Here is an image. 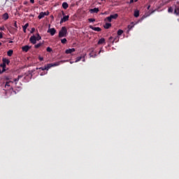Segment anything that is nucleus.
Segmentation results:
<instances>
[{
  "label": "nucleus",
  "instance_id": "5",
  "mask_svg": "<svg viewBox=\"0 0 179 179\" xmlns=\"http://www.w3.org/2000/svg\"><path fill=\"white\" fill-rule=\"evenodd\" d=\"M117 17H118V14L115 13L113 15H110L109 17H106V20H108V22H111L113 20H115V19H117Z\"/></svg>",
  "mask_w": 179,
  "mask_h": 179
},
{
  "label": "nucleus",
  "instance_id": "35",
  "mask_svg": "<svg viewBox=\"0 0 179 179\" xmlns=\"http://www.w3.org/2000/svg\"><path fill=\"white\" fill-rule=\"evenodd\" d=\"M35 31H36V29L31 28V33H34Z\"/></svg>",
  "mask_w": 179,
  "mask_h": 179
},
{
  "label": "nucleus",
  "instance_id": "42",
  "mask_svg": "<svg viewBox=\"0 0 179 179\" xmlns=\"http://www.w3.org/2000/svg\"><path fill=\"white\" fill-rule=\"evenodd\" d=\"M31 3H34V0H30Z\"/></svg>",
  "mask_w": 179,
  "mask_h": 179
},
{
  "label": "nucleus",
  "instance_id": "31",
  "mask_svg": "<svg viewBox=\"0 0 179 179\" xmlns=\"http://www.w3.org/2000/svg\"><path fill=\"white\" fill-rule=\"evenodd\" d=\"M83 58H82V61L83 62H86V59H85V57H86V55H84L83 56H82Z\"/></svg>",
  "mask_w": 179,
  "mask_h": 179
},
{
  "label": "nucleus",
  "instance_id": "2",
  "mask_svg": "<svg viewBox=\"0 0 179 179\" xmlns=\"http://www.w3.org/2000/svg\"><path fill=\"white\" fill-rule=\"evenodd\" d=\"M68 34V30L66 27H62L61 30L59 31V37L61 38L62 37H66Z\"/></svg>",
  "mask_w": 179,
  "mask_h": 179
},
{
  "label": "nucleus",
  "instance_id": "40",
  "mask_svg": "<svg viewBox=\"0 0 179 179\" xmlns=\"http://www.w3.org/2000/svg\"><path fill=\"white\" fill-rule=\"evenodd\" d=\"M48 13H43V16H47V15H48Z\"/></svg>",
  "mask_w": 179,
  "mask_h": 179
},
{
  "label": "nucleus",
  "instance_id": "39",
  "mask_svg": "<svg viewBox=\"0 0 179 179\" xmlns=\"http://www.w3.org/2000/svg\"><path fill=\"white\" fill-rule=\"evenodd\" d=\"M0 30H1V31L5 30V27H1V28H0Z\"/></svg>",
  "mask_w": 179,
  "mask_h": 179
},
{
  "label": "nucleus",
  "instance_id": "27",
  "mask_svg": "<svg viewBox=\"0 0 179 179\" xmlns=\"http://www.w3.org/2000/svg\"><path fill=\"white\" fill-rule=\"evenodd\" d=\"M173 9L172 7H170V8H169V9H168L169 13H173Z\"/></svg>",
  "mask_w": 179,
  "mask_h": 179
},
{
  "label": "nucleus",
  "instance_id": "1",
  "mask_svg": "<svg viewBox=\"0 0 179 179\" xmlns=\"http://www.w3.org/2000/svg\"><path fill=\"white\" fill-rule=\"evenodd\" d=\"M22 76H18L17 78L14 79V81L6 82L5 87H6V86H8V87H10V85H13V82L15 83V85H17V82H19V80L22 79Z\"/></svg>",
  "mask_w": 179,
  "mask_h": 179
},
{
  "label": "nucleus",
  "instance_id": "10",
  "mask_svg": "<svg viewBox=\"0 0 179 179\" xmlns=\"http://www.w3.org/2000/svg\"><path fill=\"white\" fill-rule=\"evenodd\" d=\"M90 29H92V30H94V31H101V28L100 27H94L92 25L90 26Z\"/></svg>",
  "mask_w": 179,
  "mask_h": 179
},
{
  "label": "nucleus",
  "instance_id": "50",
  "mask_svg": "<svg viewBox=\"0 0 179 179\" xmlns=\"http://www.w3.org/2000/svg\"><path fill=\"white\" fill-rule=\"evenodd\" d=\"M101 1H104V0H101Z\"/></svg>",
  "mask_w": 179,
  "mask_h": 179
},
{
  "label": "nucleus",
  "instance_id": "49",
  "mask_svg": "<svg viewBox=\"0 0 179 179\" xmlns=\"http://www.w3.org/2000/svg\"><path fill=\"white\" fill-rule=\"evenodd\" d=\"M10 43H12V41H10Z\"/></svg>",
  "mask_w": 179,
  "mask_h": 179
},
{
  "label": "nucleus",
  "instance_id": "26",
  "mask_svg": "<svg viewBox=\"0 0 179 179\" xmlns=\"http://www.w3.org/2000/svg\"><path fill=\"white\" fill-rule=\"evenodd\" d=\"M66 41H66V38H65L61 40V43H62V44H66Z\"/></svg>",
  "mask_w": 179,
  "mask_h": 179
},
{
  "label": "nucleus",
  "instance_id": "21",
  "mask_svg": "<svg viewBox=\"0 0 179 179\" xmlns=\"http://www.w3.org/2000/svg\"><path fill=\"white\" fill-rule=\"evenodd\" d=\"M110 27H111V23H106V24L104 25V28H105V29H110Z\"/></svg>",
  "mask_w": 179,
  "mask_h": 179
},
{
  "label": "nucleus",
  "instance_id": "16",
  "mask_svg": "<svg viewBox=\"0 0 179 179\" xmlns=\"http://www.w3.org/2000/svg\"><path fill=\"white\" fill-rule=\"evenodd\" d=\"M69 6V5H68V3H66V2H64L62 3V8L64 9H68Z\"/></svg>",
  "mask_w": 179,
  "mask_h": 179
},
{
  "label": "nucleus",
  "instance_id": "17",
  "mask_svg": "<svg viewBox=\"0 0 179 179\" xmlns=\"http://www.w3.org/2000/svg\"><path fill=\"white\" fill-rule=\"evenodd\" d=\"M134 16L135 17H139V10H134Z\"/></svg>",
  "mask_w": 179,
  "mask_h": 179
},
{
  "label": "nucleus",
  "instance_id": "14",
  "mask_svg": "<svg viewBox=\"0 0 179 179\" xmlns=\"http://www.w3.org/2000/svg\"><path fill=\"white\" fill-rule=\"evenodd\" d=\"M3 20H8L9 19V15L8 14V13H5L3 15Z\"/></svg>",
  "mask_w": 179,
  "mask_h": 179
},
{
  "label": "nucleus",
  "instance_id": "32",
  "mask_svg": "<svg viewBox=\"0 0 179 179\" xmlns=\"http://www.w3.org/2000/svg\"><path fill=\"white\" fill-rule=\"evenodd\" d=\"M0 66H1V68H6V64L3 62V64H1L0 65Z\"/></svg>",
  "mask_w": 179,
  "mask_h": 179
},
{
  "label": "nucleus",
  "instance_id": "25",
  "mask_svg": "<svg viewBox=\"0 0 179 179\" xmlns=\"http://www.w3.org/2000/svg\"><path fill=\"white\" fill-rule=\"evenodd\" d=\"M82 58H83V56L77 57L75 62H79V61H80Z\"/></svg>",
  "mask_w": 179,
  "mask_h": 179
},
{
  "label": "nucleus",
  "instance_id": "51",
  "mask_svg": "<svg viewBox=\"0 0 179 179\" xmlns=\"http://www.w3.org/2000/svg\"><path fill=\"white\" fill-rule=\"evenodd\" d=\"M138 1V0H136V1Z\"/></svg>",
  "mask_w": 179,
  "mask_h": 179
},
{
  "label": "nucleus",
  "instance_id": "19",
  "mask_svg": "<svg viewBox=\"0 0 179 179\" xmlns=\"http://www.w3.org/2000/svg\"><path fill=\"white\" fill-rule=\"evenodd\" d=\"M106 39H104L103 38H101V39H99V41H98V44H103V43H105Z\"/></svg>",
  "mask_w": 179,
  "mask_h": 179
},
{
  "label": "nucleus",
  "instance_id": "48",
  "mask_svg": "<svg viewBox=\"0 0 179 179\" xmlns=\"http://www.w3.org/2000/svg\"><path fill=\"white\" fill-rule=\"evenodd\" d=\"M100 52H101V50H100V51L99 52V54H100Z\"/></svg>",
  "mask_w": 179,
  "mask_h": 179
},
{
  "label": "nucleus",
  "instance_id": "12",
  "mask_svg": "<svg viewBox=\"0 0 179 179\" xmlns=\"http://www.w3.org/2000/svg\"><path fill=\"white\" fill-rule=\"evenodd\" d=\"M22 51H24V52H27L29 50H30V46L29 45H24L22 48Z\"/></svg>",
  "mask_w": 179,
  "mask_h": 179
},
{
  "label": "nucleus",
  "instance_id": "3",
  "mask_svg": "<svg viewBox=\"0 0 179 179\" xmlns=\"http://www.w3.org/2000/svg\"><path fill=\"white\" fill-rule=\"evenodd\" d=\"M155 13V10L148 11V12L146 13L144 15H143L140 20H138V23H141V22H143L145 19H146V17H148V16H150V15H152V13Z\"/></svg>",
  "mask_w": 179,
  "mask_h": 179
},
{
  "label": "nucleus",
  "instance_id": "6",
  "mask_svg": "<svg viewBox=\"0 0 179 179\" xmlns=\"http://www.w3.org/2000/svg\"><path fill=\"white\" fill-rule=\"evenodd\" d=\"M48 33L50 34V36H54L57 33L55 28H50L48 30Z\"/></svg>",
  "mask_w": 179,
  "mask_h": 179
},
{
  "label": "nucleus",
  "instance_id": "37",
  "mask_svg": "<svg viewBox=\"0 0 179 179\" xmlns=\"http://www.w3.org/2000/svg\"><path fill=\"white\" fill-rule=\"evenodd\" d=\"M38 59L41 60V61H43L44 59V58H43L42 57H38Z\"/></svg>",
  "mask_w": 179,
  "mask_h": 179
},
{
  "label": "nucleus",
  "instance_id": "41",
  "mask_svg": "<svg viewBox=\"0 0 179 179\" xmlns=\"http://www.w3.org/2000/svg\"><path fill=\"white\" fill-rule=\"evenodd\" d=\"M15 27L17 28V24H16V22L14 23Z\"/></svg>",
  "mask_w": 179,
  "mask_h": 179
},
{
  "label": "nucleus",
  "instance_id": "38",
  "mask_svg": "<svg viewBox=\"0 0 179 179\" xmlns=\"http://www.w3.org/2000/svg\"><path fill=\"white\" fill-rule=\"evenodd\" d=\"M46 73H47V72L46 73L43 72L41 73V76H44V75H45Z\"/></svg>",
  "mask_w": 179,
  "mask_h": 179
},
{
  "label": "nucleus",
  "instance_id": "7",
  "mask_svg": "<svg viewBox=\"0 0 179 179\" xmlns=\"http://www.w3.org/2000/svg\"><path fill=\"white\" fill-rule=\"evenodd\" d=\"M174 13L177 15H179V1H178L176 6H175Z\"/></svg>",
  "mask_w": 179,
  "mask_h": 179
},
{
  "label": "nucleus",
  "instance_id": "30",
  "mask_svg": "<svg viewBox=\"0 0 179 179\" xmlns=\"http://www.w3.org/2000/svg\"><path fill=\"white\" fill-rule=\"evenodd\" d=\"M39 69H41V71H47V67L46 66L40 67Z\"/></svg>",
  "mask_w": 179,
  "mask_h": 179
},
{
  "label": "nucleus",
  "instance_id": "22",
  "mask_svg": "<svg viewBox=\"0 0 179 179\" xmlns=\"http://www.w3.org/2000/svg\"><path fill=\"white\" fill-rule=\"evenodd\" d=\"M38 19H43L44 17V13L41 12L38 16Z\"/></svg>",
  "mask_w": 179,
  "mask_h": 179
},
{
  "label": "nucleus",
  "instance_id": "13",
  "mask_svg": "<svg viewBox=\"0 0 179 179\" xmlns=\"http://www.w3.org/2000/svg\"><path fill=\"white\" fill-rule=\"evenodd\" d=\"M65 52L66 54H72V52H75V48L67 49Z\"/></svg>",
  "mask_w": 179,
  "mask_h": 179
},
{
  "label": "nucleus",
  "instance_id": "34",
  "mask_svg": "<svg viewBox=\"0 0 179 179\" xmlns=\"http://www.w3.org/2000/svg\"><path fill=\"white\" fill-rule=\"evenodd\" d=\"M5 71H6V68H3L2 71L0 70V73H3V72H5Z\"/></svg>",
  "mask_w": 179,
  "mask_h": 179
},
{
  "label": "nucleus",
  "instance_id": "46",
  "mask_svg": "<svg viewBox=\"0 0 179 179\" xmlns=\"http://www.w3.org/2000/svg\"><path fill=\"white\" fill-rule=\"evenodd\" d=\"M1 45H2V43L0 42V47H1Z\"/></svg>",
  "mask_w": 179,
  "mask_h": 179
},
{
  "label": "nucleus",
  "instance_id": "45",
  "mask_svg": "<svg viewBox=\"0 0 179 179\" xmlns=\"http://www.w3.org/2000/svg\"><path fill=\"white\" fill-rule=\"evenodd\" d=\"M6 80H9V77H8V76L6 77Z\"/></svg>",
  "mask_w": 179,
  "mask_h": 179
},
{
  "label": "nucleus",
  "instance_id": "33",
  "mask_svg": "<svg viewBox=\"0 0 179 179\" xmlns=\"http://www.w3.org/2000/svg\"><path fill=\"white\" fill-rule=\"evenodd\" d=\"M89 22H96V20L94 18H90Z\"/></svg>",
  "mask_w": 179,
  "mask_h": 179
},
{
  "label": "nucleus",
  "instance_id": "36",
  "mask_svg": "<svg viewBox=\"0 0 179 179\" xmlns=\"http://www.w3.org/2000/svg\"><path fill=\"white\" fill-rule=\"evenodd\" d=\"M3 38V35L2 34V32H0V38Z\"/></svg>",
  "mask_w": 179,
  "mask_h": 179
},
{
  "label": "nucleus",
  "instance_id": "9",
  "mask_svg": "<svg viewBox=\"0 0 179 179\" xmlns=\"http://www.w3.org/2000/svg\"><path fill=\"white\" fill-rule=\"evenodd\" d=\"M69 20V15H65L61 19L60 23H64V22H68Z\"/></svg>",
  "mask_w": 179,
  "mask_h": 179
},
{
  "label": "nucleus",
  "instance_id": "28",
  "mask_svg": "<svg viewBox=\"0 0 179 179\" xmlns=\"http://www.w3.org/2000/svg\"><path fill=\"white\" fill-rule=\"evenodd\" d=\"M36 41L41 40V37L40 36V34H38L37 37H36Z\"/></svg>",
  "mask_w": 179,
  "mask_h": 179
},
{
  "label": "nucleus",
  "instance_id": "43",
  "mask_svg": "<svg viewBox=\"0 0 179 179\" xmlns=\"http://www.w3.org/2000/svg\"><path fill=\"white\" fill-rule=\"evenodd\" d=\"M130 3H134V0H130Z\"/></svg>",
  "mask_w": 179,
  "mask_h": 179
},
{
  "label": "nucleus",
  "instance_id": "47",
  "mask_svg": "<svg viewBox=\"0 0 179 179\" xmlns=\"http://www.w3.org/2000/svg\"><path fill=\"white\" fill-rule=\"evenodd\" d=\"M73 62H70V64H73Z\"/></svg>",
  "mask_w": 179,
  "mask_h": 179
},
{
  "label": "nucleus",
  "instance_id": "23",
  "mask_svg": "<svg viewBox=\"0 0 179 179\" xmlns=\"http://www.w3.org/2000/svg\"><path fill=\"white\" fill-rule=\"evenodd\" d=\"M41 45H43V43H39L36 45H34L35 48H40V47H41Z\"/></svg>",
  "mask_w": 179,
  "mask_h": 179
},
{
  "label": "nucleus",
  "instance_id": "18",
  "mask_svg": "<svg viewBox=\"0 0 179 179\" xmlns=\"http://www.w3.org/2000/svg\"><path fill=\"white\" fill-rule=\"evenodd\" d=\"M27 27H29V23L25 24L24 26L22 27L24 33H26Z\"/></svg>",
  "mask_w": 179,
  "mask_h": 179
},
{
  "label": "nucleus",
  "instance_id": "4",
  "mask_svg": "<svg viewBox=\"0 0 179 179\" xmlns=\"http://www.w3.org/2000/svg\"><path fill=\"white\" fill-rule=\"evenodd\" d=\"M61 65V62H57L55 63H51L48 64L46 66V71H48L50 68H52V66H58Z\"/></svg>",
  "mask_w": 179,
  "mask_h": 179
},
{
  "label": "nucleus",
  "instance_id": "11",
  "mask_svg": "<svg viewBox=\"0 0 179 179\" xmlns=\"http://www.w3.org/2000/svg\"><path fill=\"white\" fill-rule=\"evenodd\" d=\"M99 8H91L90 10V12L91 13H99Z\"/></svg>",
  "mask_w": 179,
  "mask_h": 179
},
{
  "label": "nucleus",
  "instance_id": "15",
  "mask_svg": "<svg viewBox=\"0 0 179 179\" xmlns=\"http://www.w3.org/2000/svg\"><path fill=\"white\" fill-rule=\"evenodd\" d=\"M3 62L6 65H9V64L10 63V61L6 58H3L2 59Z\"/></svg>",
  "mask_w": 179,
  "mask_h": 179
},
{
  "label": "nucleus",
  "instance_id": "24",
  "mask_svg": "<svg viewBox=\"0 0 179 179\" xmlns=\"http://www.w3.org/2000/svg\"><path fill=\"white\" fill-rule=\"evenodd\" d=\"M122 33H124V31H122V29H119L117 31V36H121Z\"/></svg>",
  "mask_w": 179,
  "mask_h": 179
},
{
  "label": "nucleus",
  "instance_id": "29",
  "mask_svg": "<svg viewBox=\"0 0 179 179\" xmlns=\"http://www.w3.org/2000/svg\"><path fill=\"white\" fill-rule=\"evenodd\" d=\"M46 51L48 52H52V49L51 48H50V47H48L47 49H46Z\"/></svg>",
  "mask_w": 179,
  "mask_h": 179
},
{
  "label": "nucleus",
  "instance_id": "20",
  "mask_svg": "<svg viewBox=\"0 0 179 179\" xmlns=\"http://www.w3.org/2000/svg\"><path fill=\"white\" fill-rule=\"evenodd\" d=\"M13 54V50H9L8 52H7V55L8 57H12V55Z\"/></svg>",
  "mask_w": 179,
  "mask_h": 179
},
{
  "label": "nucleus",
  "instance_id": "44",
  "mask_svg": "<svg viewBox=\"0 0 179 179\" xmlns=\"http://www.w3.org/2000/svg\"><path fill=\"white\" fill-rule=\"evenodd\" d=\"M147 9H148V10H149V9H150V6H148Z\"/></svg>",
  "mask_w": 179,
  "mask_h": 179
},
{
  "label": "nucleus",
  "instance_id": "8",
  "mask_svg": "<svg viewBox=\"0 0 179 179\" xmlns=\"http://www.w3.org/2000/svg\"><path fill=\"white\" fill-rule=\"evenodd\" d=\"M29 41L31 43V44H36V43H37V39L36 38L35 36H32L30 37Z\"/></svg>",
  "mask_w": 179,
  "mask_h": 179
}]
</instances>
